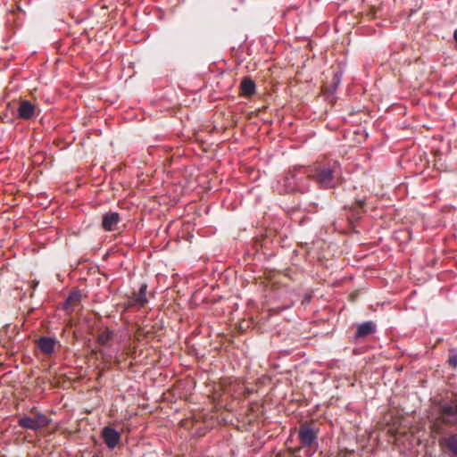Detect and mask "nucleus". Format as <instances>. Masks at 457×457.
<instances>
[{
    "label": "nucleus",
    "mask_w": 457,
    "mask_h": 457,
    "mask_svg": "<svg viewBox=\"0 0 457 457\" xmlns=\"http://www.w3.org/2000/svg\"><path fill=\"white\" fill-rule=\"evenodd\" d=\"M312 175L308 168L295 165L285 171L281 186L285 194H306L311 190Z\"/></svg>",
    "instance_id": "obj_1"
},
{
    "label": "nucleus",
    "mask_w": 457,
    "mask_h": 457,
    "mask_svg": "<svg viewBox=\"0 0 457 457\" xmlns=\"http://www.w3.org/2000/svg\"><path fill=\"white\" fill-rule=\"evenodd\" d=\"M311 175L312 179L321 190L335 189L343 181L342 167L337 160L317 166Z\"/></svg>",
    "instance_id": "obj_2"
},
{
    "label": "nucleus",
    "mask_w": 457,
    "mask_h": 457,
    "mask_svg": "<svg viewBox=\"0 0 457 457\" xmlns=\"http://www.w3.org/2000/svg\"><path fill=\"white\" fill-rule=\"evenodd\" d=\"M320 428L311 423H303L297 430L299 445L289 447V453L296 456L303 451L304 457H312L319 449Z\"/></svg>",
    "instance_id": "obj_3"
},
{
    "label": "nucleus",
    "mask_w": 457,
    "mask_h": 457,
    "mask_svg": "<svg viewBox=\"0 0 457 457\" xmlns=\"http://www.w3.org/2000/svg\"><path fill=\"white\" fill-rule=\"evenodd\" d=\"M377 333V322L370 320L353 323L346 331V337L351 345H361L374 338Z\"/></svg>",
    "instance_id": "obj_4"
},
{
    "label": "nucleus",
    "mask_w": 457,
    "mask_h": 457,
    "mask_svg": "<svg viewBox=\"0 0 457 457\" xmlns=\"http://www.w3.org/2000/svg\"><path fill=\"white\" fill-rule=\"evenodd\" d=\"M52 419L40 411H36L34 416L24 415L18 420V425L25 429L39 431L52 422Z\"/></svg>",
    "instance_id": "obj_5"
},
{
    "label": "nucleus",
    "mask_w": 457,
    "mask_h": 457,
    "mask_svg": "<svg viewBox=\"0 0 457 457\" xmlns=\"http://www.w3.org/2000/svg\"><path fill=\"white\" fill-rule=\"evenodd\" d=\"M41 112L38 105L33 104L28 99H21L15 111V116L24 120H34Z\"/></svg>",
    "instance_id": "obj_6"
},
{
    "label": "nucleus",
    "mask_w": 457,
    "mask_h": 457,
    "mask_svg": "<svg viewBox=\"0 0 457 457\" xmlns=\"http://www.w3.org/2000/svg\"><path fill=\"white\" fill-rule=\"evenodd\" d=\"M100 436L109 450L115 449L121 441V434L112 426L102 428Z\"/></svg>",
    "instance_id": "obj_7"
},
{
    "label": "nucleus",
    "mask_w": 457,
    "mask_h": 457,
    "mask_svg": "<svg viewBox=\"0 0 457 457\" xmlns=\"http://www.w3.org/2000/svg\"><path fill=\"white\" fill-rule=\"evenodd\" d=\"M439 411L443 420L449 425L457 424V398L450 402H442Z\"/></svg>",
    "instance_id": "obj_8"
},
{
    "label": "nucleus",
    "mask_w": 457,
    "mask_h": 457,
    "mask_svg": "<svg viewBox=\"0 0 457 457\" xmlns=\"http://www.w3.org/2000/svg\"><path fill=\"white\" fill-rule=\"evenodd\" d=\"M438 444L445 457H457V433L440 437Z\"/></svg>",
    "instance_id": "obj_9"
},
{
    "label": "nucleus",
    "mask_w": 457,
    "mask_h": 457,
    "mask_svg": "<svg viewBox=\"0 0 457 457\" xmlns=\"http://www.w3.org/2000/svg\"><path fill=\"white\" fill-rule=\"evenodd\" d=\"M56 346L62 347V345L54 337L41 336L37 341V348L46 356H52Z\"/></svg>",
    "instance_id": "obj_10"
},
{
    "label": "nucleus",
    "mask_w": 457,
    "mask_h": 457,
    "mask_svg": "<svg viewBox=\"0 0 457 457\" xmlns=\"http://www.w3.org/2000/svg\"><path fill=\"white\" fill-rule=\"evenodd\" d=\"M365 204L364 199L355 198L351 205H345V209L349 212L348 220L352 224L361 219L363 213L366 212Z\"/></svg>",
    "instance_id": "obj_11"
},
{
    "label": "nucleus",
    "mask_w": 457,
    "mask_h": 457,
    "mask_svg": "<svg viewBox=\"0 0 457 457\" xmlns=\"http://www.w3.org/2000/svg\"><path fill=\"white\" fill-rule=\"evenodd\" d=\"M120 221V215L118 212L109 210L102 216L101 228L106 232L113 231Z\"/></svg>",
    "instance_id": "obj_12"
},
{
    "label": "nucleus",
    "mask_w": 457,
    "mask_h": 457,
    "mask_svg": "<svg viewBox=\"0 0 457 457\" xmlns=\"http://www.w3.org/2000/svg\"><path fill=\"white\" fill-rule=\"evenodd\" d=\"M343 75H344V70L341 68H337L336 71H333V77H332L331 82L329 84L324 86L325 93L328 96H333L337 92V90L342 81Z\"/></svg>",
    "instance_id": "obj_13"
},
{
    "label": "nucleus",
    "mask_w": 457,
    "mask_h": 457,
    "mask_svg": "<svg viewBox=\"0 0 457 457\" xmlns=\"http://www.w3.org/2000/svg\"><path fill=\"white\" fill-rule=\"evenodd\" d=\"M114 337V331L108 327L100 329L97 335V342L104 346H111Z\"/></svg>",
    "instance_id": "obj_14"
},
{
    "label": "nucleus",
    "mask_w": 457,
    "mask_h": 457,
    "mask_svg": "<svg viewBox=\"0 0 457 457\" xmlns=\"http://www.w3.org/2000/svg\"><path fill=\"white\" fill-rule=\"evenodd\" d=\"M147 284L142 283L138 288V291L133 295L132 303L134 305L143 307L148 303L146 296Z\"/></svg>",
    "instance_id": "obj_15"
},
{
    "label": "nucleus",
    "mask_w": 457,
    "mask_h": 457,
    "mask_svg": "<svg viewBox=\"0 0 457 457\" xmlns=\"http://www.w3.org/2000/svg\"><path fill=\"white\" fill-rule=\"evenodd\" d=\"M256 91V84L251 77H245L240 83V92L242 96L248 97Z\"/></svg>",
    "instance_id": "obj_16"
},
{
    "label": "nucleus",
    "mask_w": 457,
    "mask_h": 457,
    "mask_svg": "<svg viewBox=\"0 0 457 457\" xmlns=\"http://www.w3.org/2000/svg\"><path fill=\"white\" fill-rule=\"evenodd\" d=\"M81 298L82 295L79 289L71 291L62 303V308L67 311L71 310L73 303L80 302Z\"/></svg>",
    "instance_id": "obj_17"
},
{
    "label": "nucleus",
    "mask_w": 457,
    "mask_h": 457,
    "mask_svg": "<svg viewBox=\"0 0 457 457\" xmlns=\"http://www.w3.org/2000/svg\"><path fill=\"white\" fill-rule=\"evenodd\" d=\"M299 209L308 214L317 213L320 210L319 204L316 202H309L305 204L303 207L300 206Z\"/></svg>",
    "instance_id": "obj_18"
},
{
    "label": "nucleus",
    "mask_w": 457,
    "mask_h": 457,
    "mask_svg": "<svg viewBox=\"0 0 457 457\" xmlns=\"http://www.w3.org/2000/svg\"><path fill=\"white\" fill-rule=\"evenodd\" d=\"M446 362L450 367L457 368V348L449 349Z\"/></svg>",
    "instance_id": "obj_19"
},
{
    "label": "nucleus",
    "mask_w": 457,
    "mask_h": 457,
    "mask_svg": "<svg viewBox=\"0 0 457 457\" xmlns=\"http://www.w3.org/2000/svg\"><path fill=\"white\" fill-rule=\"evenodd\" d=\"M295 432H296L295 428L291 429L290 433H289V436H288V437L286 440V445L287 446V450L288 451H289V447H291L290 444L293 442V437H294V435L295 434Z\"/></svg>",
    "instance_id": "obj_20"
},
{
    "label": "nucleus",
    "mask_w": 457,
    "mask_h": 457,
    "mask_svg": "<svg viewBox=\"0 0 457 457\" xmlns=\"http://www.w3.org/2000/svg\"><path fill=\"white\" fill-rule=\"evenodd\" d=\"M311 217L308 216L307 214H304L299 220H298V224L299 226H305L306 224H308L310 221H311Z\"/></svg>",
    "instance_id": "obj_21"
},
{
    "label": "nucleus",
    "mask_w": 457,
    "mask_h": 457,
    "mask_svg": "<svg viewBox=\"0 0 457 457\" xmlns=\"http://www.w3.org/2000/svg\"><path fill=\"white\" fill-rule=\"evenodd\" d=\"M356 134L358 135H364V137L367 138L369 137V133L366 131V129H358L355 131Z\"/></svg>",
    "instance_id": "obj_22"
},
{
    "label": "nucleus",
    "mask_w": 457,
    "mask_h": 457,
    "mask_svg": "<svg viewBox=\"0 0 457 457\" xmlns=\"http://www.w3.org/2000/svg\"><path fill=\"white\" fill-rule=\"evenodd\" d=\"M453 41L455 44V48L457 49V29H454V31H453Z\"/></svg>",
    "instance_id": "obj_23"
},
{
    "label": "nucleus",
    "mask_w": 457,
    "mask_h": 457,
    "mask_svg": "<svg viewBox=\"0 0 457 457\" xmlns=\"http://www.w3.org/2000/svg\"><path fill=\"white\" fill-rule=\"evenodd\" d=\"M7 122L13 124L14 123V118H10Z\"/></svg>",
    "instance_id": "obj_24"
},
{
    "label": "nucleus",
    "mask_w": 457,
    "mask_h": 457,
    "mask_svg": "<svg viewBox=\"0 0 457 457\" xmlns=\"http://www.w3.org/2000/svg\"><path fill=\"white\" fill-rule=\"evenodd\" d=\"M309 301H310V296L306 295V296L304 297L303 302L308 303Z\"/></svg>",
    "instance_id": "obj_25"
},
{
    "label": "nucleus",
    "mask_w": 457,
    "mask_h": 457,
    "mask_svg": "<svg viewBox=\"0 0 457 457\" xmlns=\"http://www.w3.org/2000/svg\"><path fill=\"white\" fill-rule=\"evenodd\" d=\"M283 353H285V354H289L290 353L289 350H283Z\"/></svg>",
    "instance_id": "obj_26"
},
{
    "label": "nucleus",
    "mask_w": 457,
    "mask_h": 457,
    "mask_svg": "<svg viewBox=\"0 0 457 457\" xmlns=\"http://www.w3.org/2000/svg\"><path fill=\"white\" fill-rule=\"evenodd\" d=\"M18 10L20 12H22L23 11L21 10V8L20 6H17Z\"/></svg>",
    "instance_id": "obj_27"
},
{
    "label": "nucleus",
    "mask_w": 457,
    "mask_h": 457,
    "mask_svg": "<svg viewBox=\"0 0 457 457\" xmlns=\"http://www.w3.org/2000/svg\"><path fill=\"white\" fill-rule=\"evenodd\" d=\"M6 68H7V64H5L4 67L2 70L6 69Z\"/></svg>",
    "instance_id": "obj_28"
}]
</instances>
